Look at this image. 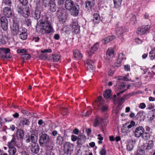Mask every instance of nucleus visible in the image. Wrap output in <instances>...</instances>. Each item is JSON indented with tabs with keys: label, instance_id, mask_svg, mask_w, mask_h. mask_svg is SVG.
I'll use <instances>...</instances> for the list:
<instances>
[{
	"label": "nucleus",
	"instance_id": "nucleus-8",
	"mask_svg": "<svg viewBox=\"0 0 155 155\" xmlns=\"http://www.w3.org/2000/svg\"><path fill=\"white\" fill-rule=\"evenodd\" d=\"M117 35L118 37H121L122 35L126 31V29L121 25H117L116 29Z\"/></svg>",
	"mask_w": 155,
	"mask_h": 155
},
{
	"label": "nucleus",
	"instance_id": "nucleus-11",
	"mask_svg": "<svg viewBox=\"0 0 155 155\" xmlns=\"http://www.w3.org/2000/svg\"><path fill=\"white\" fill-rule=\"evenodd\" d=\"M38 134L37 130H33L31 132V141L33 143H35L37 140Z\"/></svg>",
	"mask_w": 155,
	"mask_h": 155
},
{
	"label": "nucleus",
	"instance_id": "nucleus-54",
	"mask_svg": "<svg viewBox=\"0 0 155 155\" xmlns=\"http://www.w3.org/2000/svg\"><path fill=\"white\" fill-rule=\"evenodd\" d=\"M79 138H81L83 142H85L86 140V137L84 135H80L79 137Z\"/></svg>",
	"mask_w": 155,
	"mask_h": 155
},
{
	"label": "nucleus",
	"instance_id": "nucleus-63",
	"mask_svg": "<svg viewBox=\"0 0 155 155\" xmlns=\"http://www.w3.org/2000/svg\"><path fill=\"white\" fill-rule=\"evenodd\" d=\"M79 130L77 128H75L73 130V133L75 135H78L79 133Z\"/></svg>",
	"mask_w": 155,
	"mask_h": 155
},
{
	"label": "nucleus",
	"instance_id": "nucleus-39",
	"mask_svg": "<svg viewBox=\"0 0 155 155\" xmlns=\"http://www.w3.org/2000/svg\"><path fill=\"white\" fill-rule=\"evenodd\" d=\"M99 47V45L98 43H96L95 44L94 46L92 48L91 50L93 52L96 51L98 49Z\"/></svg>",
	"mask_w": 155,
	"mask_h": 155
},
{
	"label": "nucleus",
	"instance_id": "nucleus-43",
	"mask_svg": "<svg viewBox=\"0 0 155 155\" xmlns=\"http://www.w3.org/2000/svg\"><path fill=\"white\" fill-rule=\"evenodd\" d=\"M97 139L99 140V141H98V143L99 144H101L102 143V140L103 139V138L102 137H101V134H99L97 135Z\"/></svg>",
	"mask_w": 155,
	"mask_h": 155
},
{
	"label": "nucleus",
	"instance_id": "nucleus-42",
	"mask_svg": "<svg viewBox=\"0 0 155 155\" xmlns=\"http://www.w3.org/2000/svg\"><path fill=\"white\" fill-rule=\"evenodd\" d=\"M143 138L146 140L148 139L150 137V134L147 132L143 133L142 135Z\"/></svg>",
	"mask_w": 155,
	"mask_h": 155
},
{
	"label": "nucleus",
	"instance_id": "nucleus-13",
	"mask_svg": "<svg viewBox=\"0 0 155 155\" xmlns=\"http://www.w3.org/2000/svg\"><path fill=\"white\" fill-rule=\"evenodd\" d=\"M49 136L46 134L42 135L40 138L39 142L41 144H43L47 143L49 140Z\"/></svg>",
	"mask_w": 155,
	"mask_h": 155
},
{
	"label": "nucleus",
	"instance_id": "nucleus-36",
	"mask_svg": "<svg viewBox=\"0 0 155 155\" xmlns=\"http://www.w3.org/2000/svg\"><path fill=\"white\" fill-rule=\"evenodd\" d=\"M119 89H124L125 87V85L123 83H120V82H118L117 84Z\"/></svg>",
	"mask_w": 155,
	"mask_h": 155
},
{
	"label": "nucleus",
	"instance_id": "nucleus-58",
	"mask_svg": "<svg viewBox=\"0 0 155 155\" xmlns=\"http://www.w3.org/2000/svg\"><path fill=\"white\" fill-rule=\"evenodd\" d=\"M31 140V137L29 136H26L25 138V141L27 143L29 142Z\"/></svg>",
	"mask_w": 155,
	"mask_h": 155
},
{
	"label": "nucleus",
	"instance_id": "nucleus-40",
	"mask_svg": "<svg viewBox=\"0 0 155 155\" xmlns=\"http://www.w3.org/2000/svg\"><path fill=\"white\" fill-rule=\"evenodd\" d=\"M31 57L30 55L28 54H22L21 55V58L25 59H29Z\"/></svg>",
	"mask_w": 155,
	"mask_h": 155
},
{
	"label": "nucleus",
	"instance_id": "nucleus-26",
	"mask_svg": "<svg viewBox=\"0 0 155 155\" xmlns=\"http://www.w3.org/2000/svg\"><path fill=\"white\" fill-rule=\"evenodd\" d=\"M29 14V8L27 7H25L23 8L22 15L24 17H27Z\"/></svg>",
	"mask_w": 155,
	"mask_h": 155
},
{
	"label": "nucleus",
	"instance_id": "nucleus-45",
	"mask_svg": "<svg viewBox=\"0 0 155 155\" xmlns=\"http://www.w3.org/2000/svg\"><path fill=\"white\" fill-rule=\"evenodd\" d=\"M65 0H58L57 3L58 6H61L64 5Z\"/></svg>",
	"mask_w": 155,
	"mask_h": 155
},
{
	"label": "nucleus",
	"instance_id": "nucleus-46",
	"mask_svg": "<svg viewBox=\"0 0 155 155\" xmlns=\"http://www.w3.org/2000/svg\"><path fill=\"white\" fill-rule=\"evenodd\" d=\"M84 143V142H83V140H82V139L81 138H79L78 139V140L77 141V144L78 145H82L83 143Z\"/></svg>",
	"mask_w": 155,
	"mask_h": 155
},
{
	"label": "nucleus",
	"instance_id": "nucleus-33",
	"mask_svg": "<svg viewBox=\"0 0 155 155\" xmlns=\"http://www.w3.org/2000/svg\"><path fill=\"white\" fill-rule=\"evenodd\" d=\"M16 143V139L14 136H13V137L11 141L9 143L8 146L12 147V146H14Z\"/></svg>",
	"mask_w": 155,
	"mask_h": 155
},
{
	"label": "nucleus",
	"instance_id": "nucleus-61",
	"mask_svg": "<svg viewBox=\"0 0 155 155\" xmlns=\"http://www.w3.org/2000/svg\"><path fill=\"white\" fill-rule=\"evenodd\" d=\"M2 57L3 58H11L12 56L10 54H6L5 55L3 54L2 55Z\"/></svg>",
	"mask_w": 155,
	"mask_h": 155
},
{
	"label": "nucleus",
	"instance_id": "nucleus-17",
	"mask_svg": "<svg viewBox=\"0 0 155 155\" xmlns=\"http://www.w3.org/2000/svg\"><path fill=\"white\" fill-rule=\"evenodd\" d=\"M114 56V53L113 49L111 48H109L107 51L106 59L110 60Z\"/></svg>",
	"mask_w": 155,
	"mask_h": 155
},
{
	"label": "nucleus",
	"instance_id": "nucleus-53",
	"mask_svg": "<svg viewBox=\"0 0 155 155\" xmlns=\"http://www.w3.org/2000/svg\"><path fill=\"white\" fill-rule=\"evenodd\" d=\"M139 107L141 109H144L146 107V105L144 103H141L140 104Z\"/></svg>",
	"mask_w": 155,
	"mask_h": 155
},
{
	"label": "nucleus",
	"instance_id": "nucleus-51",
	"mask_svg": "<svg viewBox=\"0 0 155 155\" xmlns=\"http://www.w3.org/2000/svg\"><path fill=\"white\" fill-rule=\"evenodd\" d=\"M27 50L24 49H18L17 50V52L18 53H27Z\"/></svg>",
	"mask_w": 155,
	"mask_h": 155
},
{
	"label": "nucleus",
	"instance_id": "nucleus-2",
	"mask_svg": "<svg viewBox=\"0 0 155 155\" xmlns=\"http://www.w3.org/2000/svg\"><path fill=\"white\" fill-rule=\"evenodd\" d=\"M23 29L19 28V25L14 22L12 28V33L14 35L19 34V38L22 40H25L27 37V34L25 32H22Z\"/></svg>",
	"mask_w": 155,
	"mask_h": 155
},
{
	"label": "nucleus",
	"instance_id": "nucleus-7",
	"mask_svg": "<svg viewBox=\"0 0 155 155\" xmlns=\"http://www.w3.org/2000/svg\"><path fill=\"white\" fill-rule=\"evenodd\" d=\"M1 24L2 29L4 31H6L8 28V22L7 19L5 16H2L0 18Z\"/></svg>",
	"mask_w": 155,
	"mask_h": 155
},
{
	"label": "nucleus",
	"instance_id": "nucleus-4",
	"mask_svg": "<svg viewBox=\"0 0 155 155\" xmlns=\"http://www.w3.org/2000/svg\"><path fill=\"white\" fill-rule=\"evenodd\" d=\"M150 25H143L138 28L136 32L139 35H143L150 29Z\"/></svg>",
	"mask_w": 155,
	"mask_h": 155
},
{
	"label": "nucleus",
	"instance_id": "nucleus-31",
	"mask_svg": "<svg viewBox=\"0 0 155 155\" xmlns=\"http://www.w3.org/2000/svg\"><path fill=\"white\" fill-rule=\"evenodd\" d=\"M111 90L110 89L106 90L104 93V96L106 98H109L111 95Z\"/></svg>",
	"mask_w": 155,
	"mask_h": 155
},
{
	"label": "nucleus",
	"instance_id": "nucleus-12",
	"mask_svg": "<svg viewBox=\"0 0 155 155\" xmlns=\"http://www.w3.org/2000/svg\"><path fill=\"white\" fill-rule=\"evenodd\" d=\"M105 119L101 117H98L96 118L94 123V127L98 126L99 125H101V126L104 125V122Z\"/></svg>",
	"mask_w": 155,
	"mask_h": 155
},
{
	"label": "nucleus",
	"instance_id": "nucleus-59",
	"mask_svg": "<svg viewBox=\"0 0 155 155\" xmlns=\"http://www.w3.org/2000/svg\"><path fill=\"white\" fill-rule=\"evenodd\" d=\"M4 3L7 5H10L11 4V0H3Z\"/></svg>",
	"mask_w": 155,
	"mask_h": 155
},
{
	"label": "nucleus",
	"instance_id": "nucleus-21",
	"mask_svg": "<svg viewBox=\"0 0 155 155\" xmlns=\"http://www.w3.org/2000/svg\"><path fill=\"white\" fill-rule=\"evenodd\" d=\"M24 133L23 130L21 129H18L16 132V136L17 138L20 139L21 140L23 138Z\"/></svg>",
	"mask_w": 155,
	"mask_h": 155
},
{
	"label": "nucleus",
	"instance_id": "nucleus-62",
	"mask_svg": "<svg viewBox=\"0 0 155 155\" xmlns=\"http://www.w3.org/2000/svg\"><path fill=\"white\" fill-rule=\"evenodd\" d=\"M18 155H29L25 151L20 152Z\"/></svg>",
	"mask_w": 155,
	"mask_h": 155
},
{
	"label": "nucleus",
	"instance_id": "nucleus-49",
	"mask_svg": "<svg viewBox=\"0 0 155 155\" xmlns=\"http://www.w3.org/2000/svg\"><path fill=\"white\" fill-rule=\"evenodd\" d=\"M78 138L77 136L74 135H72L71 136V140L73 142H74L76 141L77 140H78Z\"/></svg>",
	"mask_w": 155,
	"mask_h": 155
},
{
	"label": "nucleus",
	"instance_id": "nucleus-57",
	"mask_svg": "<svg viewBox=\"0 0 155 155\" xmlns=\"http://www.w3.org/2000/svg\"><path fill=\"white\" fill-rule=\"evenodd\" d=\"M115 78L118 81L123 80V78H124V76H119L115 77Z\"/></svg>",
	"mask_w": 155,
	"mask_h": 155
},
{
	"label": "nucleus",
	"instance_id": "nucleus-29",
	"mask_svg": "<svg viewBox=\"0 0 155 155\" xmlns=\"http://www.w3.org/2000/svg\"><path fill=\"white\" fill-rule=\"evenodd\" d=\"M8 37L7 35H2L0 38V42L1 43L5 44L8 40Z\"/></svg>",
	"mask_w": 155,
	"mask_h": 155
},
{
	"label": "nucleus",
	"instance_id": "nucleus-6",
	"mask_svg": "<svg viewBox=\"0 0 155 155\" xmlns=\"http://www.w3.org/2000/svg\"><path fill=\"white\" fill-rule=\"evenodd\" d=\"M73 146L70 143L66 142L64 145V153L67 155H71V152L73 150Z\"/></svg>",
	"mask_w": 155,
	"mask_h": 155
},
{
	"label": "nucleus",
	"instance_id": "nucleus-52",
	"mask_svg": "<svg viewBox=\"0 0 155 155\" xmlns=\"http://www.w3.org/2000/svg\"><path fill=\"white\" fill-rule=\"evenodd\" d=\"M101 155H106V152L104 148H102L100 152Z\"/></svg>",
	"mask_w": 155,
	"mask_h": 155
},
{
	"label": "nucleus",
	"instance_id": "nucleus-50",
	"mask_svg": "<svg viewBox=\"0 0 155 155\" xmlns=\"http://www.w3.org/2000/svg\"><path fill=\"white\" fill-rule=\"evenodd\" d=\"M23 5H25L28 3V0H18Z\"/></svg>",
	"mask_w": 155,
	"mask_h": 155
},
{
	"label": "nucleus",
	"instance_id": "nucleus-20",
	"mask_svg": "<svg viewBox=\"0 0 155 155\" xmlns=\"http://www.w3.org/2000/svg\"><path fill=\"white\" fill-rule=\"evenodd\" d=\"M31 145V151L33 153H37L39 150V147L38 144L35 143H33Z\"/></svg>",
	"mask_w": 155,
	"mask_h": 155
},
{
	"label": "nucleus",
	"instance_id": "nucleus-22",
	"mask_svg": "<svg viewBox=\"0 0 155 155\" xmlns=\"http://www.w3.org/2000/svg\"><path fill=\"white\" fill-rule=\"evenodd\" d=\"M115 38V36L114 35L109 36L103 39L102 40V42L104 44H106L112 41Z\"/></svg>",
	"mask_w": 155,
	"mask_h": 155
},
{
	"label": "nucleus",
	"instance_id": "nucleus-32",
	"mask_svg": "<svg viewBox=\"0 0 155 155\" xmlns=\"http://www.w3.org/2000/svg\"><path fill=\"white\" fill-rule=\"evenodd\" d=\"M153 141L151 140H150L147 143V149H150L152 148L153 146Z\"/></svg>",
	"mask_w": 155,
	"mask_h": 155
},
{
	"label": "nucleus",
	"instance_id": "nucleus-37",
	"mask_svg": "<svg viewBox=\"0 0 155 155\" xmlns=\"http://www.w3.org/2000/svg\"><path fill=\"white\" fill-rule=\"evenodd\" d=\"M122 0H114V4L116 7H118L120 5Z\"/></svg>",
	"mask_w": 155,
	"mask_h": 155
},
{
	"label": "nucleus",
	"instance_id": "nucleus-16",
	"mask_svg": "<svg viewBox=\"0 0 155 155\" xmlns=\"http://www.w3.org/2000/svg\"><path fill=\"white\" fill-rule=\"evenodd\" d=\"M74 2L72 0H66L65 6L67 9L69 11L74 6Z\"/></svg>",
	"mask_w": 155,
	"mask_h": 155
},
{
	"label": "nucleus",
	"instance_id": "nucleus-9",
	"mask_svg": "<svg viewBox=\"0 0 155 155\" xmlns=\"http://www.w3.org/2000/svg\"><path fill=\"white\" fill-rule=\"evenodd\" d=\"M144 131V129L142 127H139L136 128L134 131V136L136 137H139L142 135Z\"/></svg>",
	"mask_w": 155,
	"mask_h": 155
},
{
	"label": "nucleus",
	"instance_id": "nucleus-55",
	"mask_svg": "<svg viewBox=\"0 0 155 155\" xmlns=\"http://www.w3.org/2000/svg\"><path fill=\"white\" fill-rule=\"evenodd\" d=\"M125 100V98L124 97L120 98L118 99V101L121 104H122L124 103Z\"/></svg>",
	"mask_w": 155,
	"mask_h": 155
},
{
	"label": "nucleus",
	"instance_id": "nucleus-48",
	"mask_svg": "<svg viewBox=\"0 0 155 155\" xmlns=\"http://www.w3.org/2000/svg\"><path fill=\"white\" fill-rule=\"evenodd\" d=\"M52 52V50L50 49H45L41 51V52L42 53H51Z\"/></svg>",
	"mask_w": 155,
	"mask_h": 155
},
{
	"label": "nucleus",
	"instance_id": "nucleus-34",
	"mask_svg": "<svg viewBox=\"0 0 155 155\" xmlns=\"http://www.w3.org/2000/svg\"><path fill=\"white\" fill-rule=\"evenodd\" d=\"M52 57L53 61L57 62L60 58V55L58 54H54L52 55Z\"/></svg>",
	"mask_w": 155,
	"mask_h": 155
},
{
	"label": "nucleus",
	"instance_id": "nucleus-24",
	"mask_svg": "<svg viewBox=\"0 0 155 155\" xmlns=\"http://www.w3.org/2000/svg\"><path fill=\"white\" fill-rule=\"evenodd\" d=\"M20 125H27L28 126L30 124V122L26 118H23L20 120Z\"/></svg>",
	"mask_w": 155,
	"mask_h": 155
},
{
	"label": "nucleus",
	"instance_id": "nucleus-56",
	"mask_svg": "<svg viewBox=\"0 0 155 155\" xmlns=\"http://www.w3.org/2000/svg\"><path fill=\"white\" fill-rule=\"evenodd\" d=\"M50 0H43V5L45 6L46 7L47 5L48 4Z\"/></svg>",
	"mask_w": 155,
	"mask_h": 155
},
{
	"label": "nucleus",
	"instance_id": "nucleus-41",
	"mask_svg": "<svg viewBox=\"0 0 155 155\" xmlns=\"http://www.w3.org/2000/svg\"><path fill=\"white\" fill-rule=\"evenodd\" d=\"M63 140V138L61 136L59 135L57 137L56 142L60 144L61 143Z\"/></svg>",
	"mask_w": 155,
	"mask_h": 155
},
{
	"label": "nucleus",
	"instance_id": "nucleus-47",
	"mask_svg": "<svg viewBox=\"0 0 155 155\" xmlns=\"http://www.w3.org/2000/svg\"><path fill=\"white\" fill-rule=\"evenodd\" d=\"M54 143H52L50 144V145H48L47 146V149L48 150H52L54 146Z\"/></svg>",
	"mask_w": 155,
	"mask_h": 155
},
{
	"label": "nucleus",
	"instance_id": "nucleus-25",
	"mask_svg": "<svg viewBox=\"0 0 155 155\" xmlns=\"http://www.w3.org/2000/svg\"><path fill=\"white\" fill-rule=\"evenodd\" d=\"M87 2L85 3V7L89 9L91 8L93 6L94 3V0H87Z\"/></svg>",
	"mask_w": 155,
	"mask_h": 155
},
{
	"label": "nucleus",
	"instance_id": "nucleus-30",
	"mask_svg": "<svg viewBox=\"0 0 155 155\" xmlns=\"http://www.w3.org/2000/svg\"><path fill=\"white\" fill-rule=\"evenodd\" d=\"M135 143V142L134 141H132L129 142L127 145V149L128 150H131L133 148Z\"/></svg>",
	"mask_w": 155,
	"mask_h": 155
},
{
	"label": "nucleus",
	"instance_id": "nucleus-28",
	"mask_svg": "<svg viewBox=\"0 0 155 155\" xmlns=\"http://www.w3.org/2000/svg\"><path fill=\"white\" fill-rule=\"evenodd\" d=\"M9 146V150H8V153L10 155H14L15 153L16 152V149L13 147V146H12V147Z\"/></svg>",
	"mask_w": 155,
	"mask_h": 155
},
{
	"label": "nucleus",
	"instance_id": "nucleus-18",
	"mask_svg": "<svg viewBox=\"0 0 155 155\" xmlns=\"http://www.w3.org/2000/svg\"><path fill=\"white\" fill-rule=\"evenodd\" d=\"M79 5L74 6L71 10V15L76 16L78 14L79 12Z\"/></svg>",
	"mask_w": 155,
	"mask_h": 155
},
{
	"label": "nucleus",
	"instance_id": "nucleus-64",
	"mask_svg": "<svg viewBox=\"0 0 155 155\" xmlns=\"http://www.w3.org/2000/svg\"><path fill=\"white\" fill-rule=\"evenodd\" d=\"M46 155H55L54 153L52 151H47L46 153Z\"/></svg>",
	"mask_w": 155,
	"mask_h": 155
},
{
	"label": "nucleus",
	"instance_id": "nucleus-60",
	"mask_svg": "<svg viewBox=\"0 0 155 155\" xmlns=\"http://www.w3.org/2000/svg\"><path fill=\"white\" fill-rule=\"evenodd\" d=\"M124 68L125 70L127 71H130V66L128 65H124Z\"/></svg>",
	"mask_w": 155,
	"mask_h": 155
},
{
	"label": "nucleus",
	"instance_id": "nucleus-44",
	"mask_svg": "<svg viewBox=\"0 0 155 155\" xmlns=\"http://www.w3.org/2000/svg\"><path fill=\"white\" fill-rule=\"evenodd\" d=\"M23 8H22L20 6H18L17 8V10L18 12L20 15H22V12H23Z\"/></svg>",
	"mask_w": 155,
	"mask_h": 155
},
{
	"label": "nucleus",
	"instance_id": "nucleus-35",
	"mask_svg": "<svg viewBox=\"0 0 155 155\" xmlns=\"http://www.w3.org/2000/svg\"><path fill=\"white\" fill-rule=\"evenodd\" d=\"M10 51V49L8 48H0V52L2 53H4L5 54L8 53Z\"/></svg>",
	"mask_w": 155,
	"mask_h": 155
},
{
	"label": "nucleus",
	"instance_id": "nucleus-23",
	"mask_svg": "<svg viewBox=\"0 0 155 155\" xmlns=\"http://www.w3.org/2000/svg\"><path fill=\"white\" fill-rule=\"evenodd\" d=\"M73 55L74 58L77 59H80L83 57L82 54L80 51L77 50L74 51Z\"/></svg>",
	"mask_w": 155,
	"mask_h": 155
},
{
	"label": "nucleus",
	"instance_id": "nucleus-27",
	"mask_svg": "<svg viewBox=\"0 0 155 155\" xmlns=\"http://www.w3.org/2000/svg\"><path fill=\"white\" fill-rule=\"evenodd\" d=\"M100 17L98 14L96 13L94 15V18L93 19V21L94 23H98L100 22Z\"/></svg>",
	"mask_w": 155,
	"mask_h": 155
},
{
	"label": "nucleus",
	"instance_id": "nucleus-1",
	"mask_svg": "<svg viewBox=\"0 0 155 155\" xmlns=\"http://www.w3.org/2000/svg\"><path fill=\"white\" fill-rule=\"evenodd\" d=\"M36 29L39 33L42 34L45 33L49 34L53 30L50 22L46 20H42L40 24V27H37Z\"/></svg>",
	"mask_w": 155,
	"mask_h": 155
},
{
	"label": "nucleus",
	"instance_id": "nucleus-3",
	"mask_svg": "<svg viewBox=\"0 0 155 155\" xmlns=\"http://www.w3.org/2000/svg\"><path fill=\"white\" fill-rule=\"evenodd\" d=\"M135 124V123L133 121H131L130 124L129 122L124 124L121 129L122 132L125 134L129 133L130 131L128 130L134 126Z\"/></svg>",
	"mask_w": 155,
	"mask_h": 155
},
{
	"label": "nucleus",
	"instance_id": "nucleus-10",
	"mask_svg": "<svg viewBox=\"0 0 155 155\" xmlns=\"http://www.w3.org/2000/svg\"><path fill=\"white\" fill-rule=\"evenodd\" d=\"M86 68L90 71H92L95 69L94 64L92 61L90 59H87L85 64Z\"/></svg>",
	"mask_w": 155,
	"mask_h": 155
},
{
	"label": "nucleus",
	"instance_id": "nucleus-19",
	"mask_svg": "<svg viewBox=\"0 0 155 155\" xmlns=\"http://www.w3.org/2000/svg\"><path fill=\"white\" fill-rule=\"evenodd\" d=\"M72 30L75 34H77L80 31V26L77 21L74 22L72 25Z\"/></svg>",
	"mask_w": 155,
	"mask_h": 155
},
{
	"label": "nucleus",
	"instance_id": "nucleus-15",
	"mask_svg": "<svg viewBox=\"0 0 155 155\" xmlns=\"http://www.w3.org/2000/svg\"><path fill=\"white\" fill-rule=\"evenodd\" d=\"M3 12L4 15L8 18L12 16V12L11 8L9 7H5L3 9Z\"/></svg>",
	"mask_w": 155,
	"mask_h": 155
},
{
	"label": "nucleus",
	"instance_id": "nucleus-5",
	"mask_svg": "<svg viewBox=\"0 0 155 155\" xmlns=\"http://www.w3.org/2000/svg\"><path fill=\"white\" fill-rule=\"evenodd\" d=\"M95 102H97L99 109L101 110L102 112H104L107 110V107L104 104V102L102 100V98L101 96L99 97L97 101H96Z\"/></svg>",
	"mask_w": 155,
	"mask_h": 155
},
{
	"label": "nucleus",
	"instance_id": "nucleus-38",
	"mask_svg": "<svg viewBox=\"0 0 155 155\" xmlns=\"http://www.w3.org/2000/svg\"><path fill=\"white\" fill-rule=\"evenodd\" d=\"M124 55L123 53H120L118 56V61L121 62L125 58Z\"/></svg>",
	"mask_w": 155,
	"mask_h": 155
},
{
	"label": "nucleus",
	"instance_id": "nucleus-14",
	"mask_svg": "<svg viewBox=\"0 0 155 155\" xmlns=\"http://www.w3.org/2000/svg\"><path fill=\"white\" fill-rule=\"evenodd\" d=\"M48 6L51 12H54L56 11L57 7L54 0H50Z\"/></svg>",
	"mask_w": 155,
	"mask_h": 155
}]
</instances>
